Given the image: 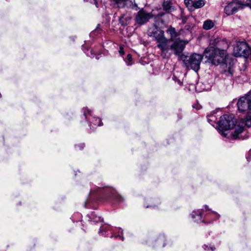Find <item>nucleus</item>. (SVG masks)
Segmentation results:
<instances>
[{
  "mask_svg": "<svg viewBox=\"0 0 251 251\" xmlns=\"http://www.w3.org/2000/svg\"><path fill=\"white\" fill-rule=\"evenodd\" d=\"M204 55L212 64L218 65L226 63L227 54L224 49L209 47L205 50Z\"/></svg>",
  "mask_w": 251,
  "mask_h": 251,
  "instance_id": "nucleus-1",
  "label": "nucleus"
},
{
  "mask_svg": "<svg viewBox=\"0 0 251 251\" xmlns=\"http://www.w3.org/2000/svg\"><path fill=\"white\" fill-rule=\"evenodd\" d=\"M131 18V13L126 12L120 17L119 23L122 26H125L129 24Z\"/></svg>",
  "mask_w": 251,
  "mask_h": 251,
  "instance_id": "nucleus-17",
  "label": "nucleus"
},
{
  "mask_svg": "<svg viewBox=\"0 0 251 251\" xmlns=\"http://www.w3.org/2000/svg\"><path fill=\"white\" fill-rule=\"evenodd\" d=\"M103 232H106L105 229L103 227H100L99 231V233H102Z\"/></svg>",
  "mask_w": 251,
  "mask_h": 251,
  "instance_id": "nucleus-37",
  "label": "nucleus"
},
{
  "mask_svg": "<svg viewBox=\"0 0 251 251\" xmlns=\"http://www.w3.org/2000/svg\"><path fill=\"white\" fill-rule=\"evenodd\" d=\"M104 192L117 202H121L124 201V198L117 194L116 190L113 188H108L104 190Z\"/></svg>",
  "mask_w": 251,
  "mask_h": 251,
  "instance_id": "nucleus-13",
  "label": "nucleus"
},
{
  "mask_svg": "<svg viewBox=\"0 0 251 251\" xmlns=\"http://www.w3.org/2000/svg\"><path fill=\"white\" fill-rule=\"evenodd\" d=\"M82 111L85 119L90 121V128H94L95 126H100L102 125L101 120L99 118L92 117V111L90 110L87 108H83Z\"/></svg>",
  "mask_w": 251,
  "mask_h": 251,
  "instance_id": "nucleus-8",
  "label": "nucleus"
},
{
  "mask_svg": "<svg viewBox=\"0 0 251 251\" xmlns=\"http://www.w3.org/2000/svg\"><path fill=\"white\" fill-rule=\"evenodd\" d=\"M181 20L182 21V24H184L187 21V17L186 16H181Z\"/></svg>",
  "mask_w": 251,
  "mask_h": 251,
  "instance_id": "nucleus-32",
  "label": "nucleus"
},
{
  "mask_svg": "<svg viewBox=\"0 0 251 251\" xmlns=\"http://www.w3.org/2000/svg\"><path fill=\"white\" fill-rule=\"evenodd\" d=\"M100 189V187H97V191H98V190H99V189Z\"/></svg>",
  "mask_w": 251,
  "mask_h": 251,
  "instance_id": "nucleus-41",
  "label": "nucleus"
},
{
  "mask_svg": "<svg viewBox=\"0 0 251 251\" xmlns=\"http://www.w3.org/2000/svg\"><path fill=\"white\" fill-rule=\"evenodd\" d=\"M127 59L128 60L127 65H131L132 60V55L130 54H128L127 55Z\"/></svg>",
  "mask_w": 251,
  "mask_h": 251,
  "instance_id": "nucleus-30",
  "label": "nucleus"
},
{
  "mask_svg": "<svg viewBox=\"0 0 251 251\" xmlns=\"http://www.w3.org/2000/svg\"><path fill=\"white\" fill-rule=\"evenodd\" d=\"M115 229L116 230H119V232H121V234H123V230L121 228H119V229H117V228H115Z\"/></svg>",
  "mask_w": 251,
  "mask_h": 251,
  "instance_id": "nucleus-38",
  "label": "nucleus"
},
{
  "mask_svg": "<svg viewBox=\"0 0 251 251\" xmlns=\"http://www.w3.org/2000/svg\"><path fill=\"white\" fill-rule=\"evenodd\" d=\"M88 217L89 218V220L91 222H94V223H97L101 221V217L97 216V215L94 212L88 214Z\"/></svg>",
  "mask_w": 251,
  "mask_h": 251,
  "instance_id": "nucleus-21",
  "label": "nucleus"
},
{
  "mask_svg": "<svg viewBox=\"0 0 251 251\" xmlns=\"http://www.w3.org/2000/svg\"><path fill=\"white\" fill-rule=\"evenodd\" d=\"M212 213H213V214H217V213H215V212H214V211H212Z\"/></svg>",
  "mask_w": 251,
  "mask_h": 251,
  "instance_id": "nucleus-43",
  "label": "nucleus"
},
{
  "mask_svg": "<svg viewBox=\"0 0 251 251\" xmlns=\"http://www.w3.org/2000/svg\"><path fill=\"white\" fill-rule=\"evenodd\" d=\"M193 2V11L195 10L196 9L201 8L205 5L204 0H194Z\"/></svg>",
  "mask_w": 251,
  "mask_h": 251,
  "instance_id": "nucleus-24",
  "label": "nucleus"
},
{
  "mask_svg": "<svg viewBox=\"0 0 251 251\" xmlns=\"http://www.w3.org/2000/svg\"><path fill=\"white\" fill-rule=\"evenodd\" d=\"M215 25V23L211 20H207L203 22V28L208 30L212 28Z\"/></svg>",
  "mask_w": 251,
  "mask_h": 251,
  "instance_id": "nucleus-20",
  "label": "nucleus"
},
{
  "mask_svg": "<svg viewBox=\"0 0 251 251\" xmlns=\"http://www.w3.org/2000/svg\"><path fill=\"white\" fill-rule=\"evenodd\" d=\"M211 250H212V251H214V250H215V248H211Z\"/></svg>",
  "mask_w": 251,
  "mask_h": 251,
  "instance_id": "nucleus-42",
  "label": "nucleus"
},
{
  "mask_svg": "<svg viewBox=\"0 0 251 251\" xmlns=\"http://www.w3.org/2000/svg\"><path fill=\"white\" fill-rule=\"evenodd\" d=\"M238 109L240 112L251 111V92L239 98L237 102Z\"/></svg>",
  "mask_w": 251,
  "mask_h": 251,
  "instance_id": "nucleus-4",
  "label": "nucleus"
},
{
  "mask_svg": "<svg viewBox=\"0 0 251 251\" xmlns=\"http://www.w3.org/2000/svg\"><path fill=\"white\" fill-rule=\"evenodd\" d=\"M240 8H243L242 1L239 0H233L225 6V13L227 16L232 15L237 12Z\"/></svg>",
  "mask_w": 251,
  "mask_h": 251,
  "instance_id": "nucleus-9",
  "label": "nucleus"
},
{
  "mask_svg": "<svg viewBox=\"0 0 251 251\" xmlns=\"http://www.w3.org/2000/svg\"><path fill=\"white\" fill-rule=\"evenodd\" d=\"M234 53L236 56L247 57L249 55V47L245 42H238L234 48Z\"/></svg>",
  "mask_w": 251,
  "mask_h": 251,
  "instance_id": "nucleus-7",
  "label": "nucleus"
},
{
  "mask_svg": "<svg viewBox=\"0 0 251 251\" xmlns=\"http://www.w3.org/2000/svg\"><path fill=\"white\" fill-rule=\"evenodd\" d=\"M244 6H250V7L251 8V0H247L246 4H242L243 7Z\"/></svg>",
  "mask_w": 251,
  "mask_h": 251,
  "instance_id": "nucleus-33",
  "label": "nucleus"
},
{
  "mask_svg": "<svg viewBox=\"0 0 251 251\" xmlns=\"http://www.w3.org/2000/svg\"><path fill=\"white\" fill-rule=\"evenodd\" d=\"M245 118L243 119V123L248 127H251V111L248 112Z\"/></svg>",
  "mask_w": 251,
  "mask_h": 251,
  "instance_id": "nucleus-23",
  "label": "nucleus"
},
{
  "mask_svg": "<svg viewBox=\"0 0 251 251\" xmlns=\"http://www.w3.org/2000/svg\"><path fill=\"white\" fill-rule=\"evenodd\" d=\"M102 32V27L101 26V25L100 24L97 25V26L96 28L91 32L90 35L91 36L93 35H98L99 34H100Z\"/></svg>",
  "mask_w": 251,
  "mask_h": 251,
  "instance_id": "nucleus-25",
  "label": "nucleus"
},
{
  "mask_svg": "<svg viewBox=\"0 0 251 251\" xmlns=\"http://www.w3.org/2000/svg\"><path fill=\"white\" fill-rule=\"evenodd\" d=\"M84 147V144L83 143H81V144H79V145H76L75 146V148L76 149H78V150H81V149H83Z\"/></svg>",
  "mask_w": 251,
  "mask_h": 251,
  "instance_id": "nucleus-31",
  "label": "nucleus"
},
{
  "mask_svg": "<svg viewBox=\"0 0 251 251\" xmlns=\"http://www.w3.org/2000/svg\"><path fill=\"white\" fill-rule=\"evenodd\" d=\"M244 128L243 126L238 125L235 127V129L231 135L234 139H245L248 136H245L243 135Z\"/></svg>",
  "mask_w": 251,
  "mask_h": 251,
  "instance_id": "nucleus-14",
  "label": "nucleus"
},
{
  "mask_svg": "<svg viewBox=\"0 0 251 251\" xmlns=\"http://www.w3.org/2000/svg\"><path fill=\"white\" fill-rule=\"evenodd\" d=\"M165 237L164 235H160L157 239V242L160 243H162V247L165 246Z\"/></svg>",
  "mask_w": 251,
  "mask_h": 251,
  "instance_id": "nucleus-27",
  "label": "nucleus"
},
{
  "mask_svg": "<svg viewBox=\"0 0 251 251\" xmlns=\"http://www.w3.org/2000/svg\"><path fill=\"white\" fill-rule=\"evenodd\" d=\"M210 45L216 46V48H227L228 47V43L226 39H222L221 38H216L210 40Z\"/></svg>",
  "mask_w": 251,
  "mask_h": 251,
  "instance_id": "nucleus-12",
  "label": "nucleus"
},
{
  "mask_svg": "<svg viewBox=\"0 0 251 251\" xmlns=\"http://www.w3.org/2000/svg\"><path fill=\"white\" fill-rule=\"evenodd\" d=\"M204 207H205V210H206V211H207V210H209V209H208V206H207V205H205L204 206Z\"/></svg>",
  "mask_w": 251,
  "mask_h": 251,
  "instance_id": "nucleus-40",
  "label": "nucleus"
},
{
  "mask_svg": "<svg viewBox=\"0 0 251 251\" xmlns=\"http://www.w3.org/2000/svg\"><path fill=\"white\" fill-rule=\"evenodd\" d=\"M114 237H119L121 239V240H122V241H123V240H124V237H123V236H121L120 235V234H118V235H115V234H114V233H113V234L111 236V237H114Z\"/></svg>",
  "mask_w": 251,
  "mask_h": 251,
  "instance_id": "nucleus-34",
  "label": "nucleus"
},
{
  "mask_svg": "<svg viewBox=\"0 0 251 251\" xmlns=\"http://www.w3.org/2000/svg\"><path fill=\"white\" fill-rule=\"evenodd\" d=\"M217 217H218V218H219V217H220V215H217Z\"/></svg>",
  "mask_w": 251,
  "mask_h": 251,
  "instance_id": "nucleus-44",
  "label": "nucleus"
},
{
  "mask_svg": "<svg viewBox=\"0 0 251 251\" xmlns=\"http://www.w3.org/2000/svg\"><path fill=\"white\" fill-rule=\"evenodd\" d=\"M119 53L121 55H123L124 54V49L122 47L120 48Z\"/></svg>",
  "mask_w": 251,
  "mask_h": 251,
  "instance_id": "nucleus-35",
  "label": "nucleus"
},
{
  "mask_svg": "<svg viewBox=\"0 0 251 251\" xmlns=\"http://www.w3.org/2000/svg\"><path fill=\"white\" fill-rule=\"evenodd\" d=\"M152 17L153 14L151 12L149 13L144 9H142L137 13L135 21L136 24L141 25L146 24Z\"/></svg>",
  "mask_w": 251,
  "mask_h": 251,
  "instance_id": "nucleus-6",
  "label": "nucleus"
},
{
  "mask_svg": "<svg viewBox=\"0 0 251 251\" xmlns=\"http://www.w3.org/2000/svg\"><path fill=\"white\" fill-rule=\"evenodd\" d=\"M166 32L170 35L171 39L173 40L179 36L183 35L184 33V30L183 29H181L177 32L175 27L170 26L167 29Z\"/></svg>",
  "mask_w": 251,
  "mask_h": 251,
  "instance_id": "nucleus-16",
  "label": "nucleus"
},
{
  "mask_svg": "<svg viewBox=\"0 0 251 251\" xmlns=\"http://www.w3.org/2000/svg\"><path fill=\"white\" fill-rule=\"evenodd\" d=\"M169 43L170 40L165 37L157 42V46L160 50L161 55L163 58H169L171 55Z\"/></svg>",
  "mask_w": 251,
  "mask_h": 251,
  "instance_id": "nucleus-5",
  "label": "nucleus"
},
{
  "mask_svg": "<svg viewBox=\"0 0 251 251\" xmlns=\"http://www.w3.org/2000/svg\"><path fill=\"white\" fill-rule=\"evenodd\" d=\"M179 57L186 68H190L196 72H198L200 69V64L203 58L201 55L198 53H193L190 56L182 54Z\"/></svg>",
  "mask_w": 251,
  "mask_h": 251,
  "instance_id": "nucleus-2",
  "label": "nucleus"
},
{
  "mask_svg": "<svg viewBox=\"0 0 251 251\" xmlns=\"http://www.w3.org/2000/svg\"><path fill=\"white\" fill-rule=\"evenodd\" d=\"M192 217L194 221L197 223L203 222L201 210L193 211L192 213Z\"/></svg>",
  "mask_w": 251,
  "mask_h": 251,
  "instance_id": "nucleus-18",
  "label": "nucleus"
},
{
  "mask_svg": "<svg viewBox=\"0 0 251 251\" xmlns=\"http://www.w3.org/2000/svg\"><path fill=\"white\" fill-rule=\"evenodd\" d=\"M128 0H112L115 6L118 8H123L126 5Z\"/></svg>",
  "mask_w": 251,
  "mask_h": 251,
  "instance_id": "nucleus-22",
  "label": "nucleus"
},
{
  "mask_svg": "<svg viewBox=\"0 0 251 251\" xmlns=\"http://www.w3.org/2000/svg\"><path fill=\"white\" fill-rule=\"evenodd\" d=\"M148 35L154 38V39L158 42L159 41L163 38L164 36V32L163 30L154 28L153 29H150L148 30Z\"/></svg>",
  "mask_w": 251,
  "mask_h": 251,
  "instance_id": "nucleus-11",
  "label": "nucleus"
},
{
  "mask_svg": "<svg viewBox=\"0 0 251 251\" xmlns=\"http://www.w3.org/2000/svg\"><path fill=\"white\" fill-rule=\"evenodd\" d=\"M236 119L232 114H225L221 116L218 122V128L223 136L226 137L225 131L232 129L236 125Z\"/></svg>",
  "mask_w": 251,
  "mask_h": 251,
  "instance_id": "nucleus-3",
  "label": "nucleus"
},
{
  "mask_svg": "<svg viewBox=\"0 0 251 251\" xmlns=\"http://www.w3.org/2000/svg\"><path fill=\"white\" fill-rule=\"evenodd\" d=\"M85 53L86 55L91 58H93L95 56V54L93 52V50H87L85 52Z\"/></svg>",
  "mask_w": 251,
  "mask_h": 251,
  "instance_id": "nucleus-28",
  "label": "nucleus"
},
{
  "mask_svg": "<svg viewBox=\"0 0 251 251\" xmlns=\"http://www.w3.org/2000/svg\"><path fill=\"white\" fill-rule=\"evenodd\" d=\"M162 5L163 9L167 13H171L176 10L173 3V0H164Z\"/></svg>",
  "mask_w": 251,
  "mask_h": 251,
  "instance_id": "nucleus-15",
  "label": "nucleus"
},
{
  "mask_svg": "<svg viewBox=\"0 0 251 251\" xmlns=\"http://www.w3.org/2000/svg\"><path fill=\"white\" fill-rule=\"evenodd\" d=\"M250 154H251V151H250L249 154L246 157V158L249 162L251 160V156L250 155Z\"/></svg>",
  "mask_w": 251,
  "mask_h": 251,
  "instance_id": "nucleus-36",
  "label": "nucleus"
},
{
  "mask_svg": "<svg viewBox=\"0 0 251 251\" xmlns=\"http://www.w3.org/2000/svg\"><path fill=\"white\" fill-rule=\"evenodd\" d=\"M173 79L177 83V84L179 85V86H181L182 85V82L178 78H177L176 76H174L173 77Z\"/></svg>",
  "mask_w": 251,
  "mask_h": 251,
  "instance_id": "nucleus-29",
  "label": "nucleus"
},
{
  "mask_svg": "<svg viewBox=\"0 0 251 251\" xmlns=\"http://www.w3.org/2000/svg\"><path fill=\"white\" fill-rule=\"evenodd\" d=\"M233 66L230 63L228 67H226V69L222 71V74L226 76H232L233 74Z\"/></svg>",
  "mask_w": 251,
  "mask_h": 251,
  "instance_id": "nucleus-19",
  "label": "nucleus"
},
{
  "mask_svg": "<svg viewBox=\"0 0 251 251\" xmlns=\"http://www.w3.org/2000/svg\"><path fill=\"white\" fill-rule=\"evenodd\" d=\"M185 45L186 42L183 40L176 39L170 46V49L174 51L175 54L179 56L184 50Z\"/></svg>",
  "mask_w": 251,
  "mask_h": 251,
  "instance_id": "nucleus-10",
  "label": "nucleus"
},
{
  "mask_svg": "<svg viewBox=\"0 0 251 251\" xmlns=\"http://www.w3.org/2000/svg\"><path fill=\"white\" fill-rule=\"evenodd\" d=\"M95 3V5H96V6L97 7H98V6H98V3L97 0V1H95V3Z\"/></svg>",
  "mask_w": 251,
  "mask_h": 251,
  "instance_id": "nucleus-39",
  "label": "nucleus"
},
{
  "mask_svg": "<svg viewBox=\"0 0 251 251\" xmlns=\"http://www.w3.org/2000/svg\"><path fill=\"white\" fill-rule=\"evenodd\" d=\"M193 2L194 0H184L185 5L190 11H193Z\"/></svg>",
  "mask_w": 251,
  "mask_h": 251,
  "instance_id": "nucleus-26",
  "label": "nucleus"
}]
</instances>
